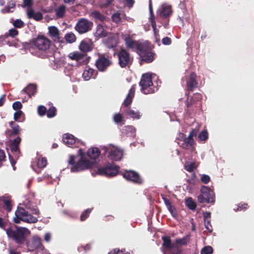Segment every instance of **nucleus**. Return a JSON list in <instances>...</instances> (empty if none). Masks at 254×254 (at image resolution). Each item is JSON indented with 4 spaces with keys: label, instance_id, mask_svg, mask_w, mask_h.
Here are the masks:
<instances>
[{
    "label": "nucleus",
    "instance_id": "nucleus-1",
    "mask_svg": "<svg viewBox=\"0 0 254 254\" xmlns=\"http://www.w3.org/2000/svg\"><path fill=\"white\" fill-rule=\"evenodd\" d=\"M51 41L48 38L40 35L32 41V46L37 50L36 55L42 59L49 58L54 55V50L51 48Z\"/></svg>",
    "mask_w": 254,
    "mask_h": 254
},
{
    "label": "nucleus",
    "instance_id": "nucleus-2",
    "mask_svg": "<svg viewBox=\"0 0 254 254\" xmlns=\"http://www.w3.org/2000/svg\"><path fill=\"white\" fill-rule=\"evenodd\" d=\"M6 233L9 238L19 245H25L31 234L28 229L18 227L15 225H11L7 228Z\"/></svg>",
    "mask_w": 254,
    "mask_h": 254
},
{
    "label": "nucleus",
    "instance_id": "nucleus-3",
    "mask_svg": "<svg viewBox=\"0 0 254 254\" xmlns=\"http://www.w3.org/2000/svg\"><path fill=\"white\" fill-rule=\"evenodd\" d=\"M135 94V86L132 85L129 90V92L125 99L122 106L127 108L124 110L126 115L132 119H138L140 118V113L139 111H134L130 108H128L129 106L131 104L132 99Z\"/></svg>",
    "mask_w": 254,
    "mask_h": 254
},
{
    "label": "nucleus",
    "instance_id": "nucleus-4",
    "mask_svg": "<svg viewBox=\"0 0 254 254\" xmlns=\"http://www.w3.org/2000/svg\"><path fill=\"white\" fill-rule=\"evenodd\" d=\"M136 52L139 55L141 62L150 63L154 60L155 54L152 52L151 46L148 42H143Z\"/></svg>",
    "mask_w": 254,
    "mask_h": 254
},
{
    "label": "nucleus",
    "instance_id": "nucleus-5",
    "mask_svg": "<svg viewBox=\"0 0 254 254\" xmlns=\"http://www.w3.org/2000/svg\"><path fill=\"white\" fill-rule=\"evenodd\" d=\"M15 216L13 218L15 223L19 224L21 221L29 223H34L38 221V219L29 214L27 211L21 207H18L15 212Z\"/></svg>",
    "mask_w": 254,
    "mask_h": 254
},
{
    "label": "nucleus",
    "instance_id": "nucleus-6",
    "mask_svg": "<svg viewBox=\"0 0 254 254\" xmlns=\"http://www.w3.org/2000/svg\"><path fill=\"white\" fill-rule=\"evenodd\" d=\"M78 154L80 156V159L75 165L71 167L70 170L72 172H78L92 168L93 164L85 159V153L82 149L78 150Z\"/></svg>",
    "mask_w": 254,
    "mask_h": 254
},
{
    "label": "nucleus",
    "instance_id": "nucleus-7",
    "mask_svg": "<svg viewBox=\"0 0 254 254\" xmlns=\"http://www.w3.org/2000/svg\"><path fill=\"white\" fill-rule=\"evenodd\" d=\"M113 64L111 56L105 54H99L98 59L95 62V65L99 71L105 72L108 68Z\"/></svg>",
    "mask_w": 254,
    "mask_h": 254
},
{
    "label": "nucleus",
    "instance_id": "nucleus-8",
    "mask_svg": "<svg viewBox=\"0 0 254 254\" xmlns=\"http://www.w3.org/2000/svg\"><path fill=\"white\" fill-rule=\"evenodd\" d=\"M118 59V64L122 68L129 67L132 64L133 58L125 49H121L116 53Z\"/></svg>",
    "mask_w": 254,
    "mask_h": 254
},
{
    "label": "nucleus",
    "instance_id": "nucleus-9",
    "mask_svg": "<svg viewBox=\"0 0 254 254\" xmlns=\"http://www.w3.org/2000/svg\"><path fill=\"white\" fill-rule=\"evenodd\" d=\"M141 90L144 94L152 93L154 92L152 88L153 82L151 74L148 73L143 74L139 83Z\"/></svg>",
    "mask_w": 254,
    "mask_h": 254
},
{
    "label": "nucleus",
    "instance_id": "nucleus-10",
    "mask_svg": "<svg viewBox=\"0 0 254 254\" xmlns=\"http://www.w3.org/2000/svg\"><path fill=\"white\" fill-rule=\"evenodd\" d=\"M120 167L114 163H109L106 166L98 169V174L106 177H114L119 173Z\"/></svg>",
    "mask_w": 254,
    "mask_h": 254
},
{
    "label": "nucleus",
    "instance_id": "nucleus-11",
    "mask_svg": "<svg viewBox=\"0 0 254 254\" xmlns=\"http://www.w3.org/2000/svg\"><path fill=\"white\" fill-rule=\"evenodd\" d=\"M93 23L84 18H80L75 25L74 29L79 34H85L91 31Z\"/></svg>",
    "mask_w": 254,
    "mask_h": 254
},
{
    "label": "nucleus",
    "instance_id": "nucleus-12",
    "mask_svg": "<svg viewBox=\"0 0 254 254\" xmlns=\"http://www.w3.org/2000/svg\"><path fill=\"white\" fill-rule=\"evenodd\" d=\"M123 177L127 181L134 184L141 185L143 183V180L140 175L133 170H126L122 174Z\"/></svg>",
    "mask_w": 254,
    "mask_h": 254
},
{
    "label": "nucleus",
    "instance_id": "nucleus-13",
    "mask_svg": "<svg viewBox=\"0 0 254 254\" xmlns=\"http://www.w3.org/2000/svg\"><path fill=\"white\" fill-rule=\"evenodd\" d=\"M185 94L187 96V99L185 102V111L187 114L190 116L198 110L201 106L192 100V99L189 98V93L186 92Z\"/></svg>",
    "mask_w": 254,
    "mask_h": 254
},
{
    "label": "nucleus",
    "instance_id": "nucleus-14",
    "mask_svg": "<svg viewBox=\"0 0 254 254\" xmlns=\"http://www.w3.org/2000/svg\"><path fill=\"white\" fill-rule=\"evenodd\" d=\"M121 36L126 46L128 48L134 49L136 52L143 43V42L134 40L129 34H122Z\"/></svg>",
    "mask_w": 254,
    "mask_h": 254
},
{
    "label": "nucleus",
    "instance_id": "nucleus-15",
    "mask_svg": "<svg viewBox=\"0 0 254 254\" xmlns=\"http://www.w3.org/2000/svg\"><path fill=\"white\" fill-rule=\"evenodd\" d=\"M50 37L55 42L64 43V40L62 37V34L58 28L55 26H51L48 27Z\"/></svg>",
    "mask_w": 254,
    "mask_h": 254
},
{
    "label": "nucleus",
    "instance_id": "nucleus-16",
    "mask_svg": "<svg viewBox=\"0 0 254 254\" xmlns=\"http://www.w3.org/2000/svg\"><path fill=\"white\" fill-rule=\"evenodd\" d=\"M187 91L192 92L198 87V83L197 80V75L195 73L192 72L187 80Z\"/></svg>",
    "mask_w": 254,
    "mask_h": 254
},
{
    "label": "nucleus",
    "instance_id": "nucleus-17",
    "mask_svg": "<svg viewBox=\"0 0 254 254\" xmlns=\"http://www.w3.org/2000/svg\"><path fill=\"white\" fill-rule=\"evenodd\" d=\"M25 244L27 245V248L30 251L41 249L43 247L42 240L37 236H34L30 241H27Z\"/></svg>",
    "mask_w": 254,
    "mask_h": 254
},
{
    "label": "nucleus",
    "instance_id": "nucleus-18",
    "mask_svg": "<svg viewBox=\"0 0 254 254\" xmlns=\"http://www.w3.org/2000/svg\"><path fill=\"white\" fill-rule=\"evenodd\" d=\"M9 125L11 129H7L5 130V134L6 136L11 137L13 136L18 135L20 134L21 129L18 124H16L13 121H11L9 123Z\"/></svg>",
    "mask_w": 254,
    "mask_h": 254
},
{
    "label": "nucleus",
    "instance_id": "nucleus-19",
    "mask_svg": "<svg viewBox=\"0 0 254 254\" xmlns=\"http://www.w3.org/2000/svg\"><path fill=\"white\" fill-rule=\"evenodd\" d=\"M123 155L122 150L117 147H112L109 153L108 158L113 161L120 160Z\"/></svg>",
    "mask_w": 254,
    "mask_h": 254
},
{
    "label": "nucleus",
    "instance_id": "nucleus-20",
    "mask_svg": "<svg viewBox=\"0 0 254 254\" xmlns=\"http://www.w3.org/2000/svg\"><path fill=\"white\" fill-rule=\"evenodd\" d=\"M172 13V7L169 5H163L160 9L159 15L163 18H167L170 17Z\"/></svg>",
    "mask_w": 254,
    "mask_h": 254
},
{
    "label": "nucleus",
    "instance_id": "nucleus-21",
    "mask_svg": "<svg viewBox=\"0 0 254 254\" xmlns=\"http://www.w3.org/2000/svg\"><path fill=\"white\" fill-rule=\"evenodd\" d=\"M21 141V138L19 136L16 137L15 138L11 140L9 147L12 153H18L20 151L19 145Z\"/></svg>",
    "mask_w": 254,
    "mask_h": 254
},
{
    "label": "nucleus",
    "instance_id": "nucleus-22",
    "mask_svg": "<svg viewBox=\"0 0 254 254\" xmlns=\"http://www.w3.org/2000/svg\"><path fill=\"white\" fill-rule=\"evenodd\" d=\"M194 140L190 139V138H186L184 141L178 142V145L182 148L186 149H191L194 148Z\"/></svg>",
    "mask_w": 254,
    "mask_h": 254
},
{
    "label": "nucleus",
    "instance_id": "nucleus-23",
    "mask_svg": "<svg viewBox=\"0 0 254 254\" xmlns=\"http://www.w3.org/2000/svg\"><path fill=\"white\" fill-rule=\"evenodd\" d=\"M78 48L80 51L85 53L90 52L93 49L92 45L84 40L81 41Z\"/></svg>",
    "mask_w": 254,
    "mask_h": 254
},
{
    "label": "nucleus",
    "instance_id": "nucleus-24",
    "mask_svg": "<svg viewBox=\"0 0 254 254\" xmlns=\"http://www.w3.org/2000/svg\"><path fill=\"white\" fill-rule=\"evenodd\" d=\"M27 16L29 19H34L37 21L41 20L43 18V14L41 12H35L32 9H30L27 11Z\"/></svg>",
    "mask_w": 254,
    "mask_h": 254
},
{
    "label": "nucleus",
    "instance_id": "nucleus-25",
    "mask_svg": "<svg viewBox=\"0 0 254 254\" xmlns=\"http://www.w3.org/2000/svg\"><path fill=\"white\" fill-rule=\"evenodd\" d=\"M36 91L37 87L36 85L33 84H29L22 90V92L27 93L30 98L34 96Z\"/></svg>",
    "mask_w": 254,
    "mask_h": 254
},
{
    "label": "nucleus",
    "instance_id": "nucleus-26",
    "mask_svg": "<svg viewBox=\"0 0 254 254\" xmlns=\"http://www.w3.org/2000/svg\"><path fill=\"white\" fill-rule=\"evenodd\" d=\"M198 201L201 203H214L215 198L212 197V194L209 195V196H205L203 194H200L197 197Z\"/></svg>",
    "mask_w": 254,
    "mask_h": 254
},
{
    "label": "nucleus",
    "instance_id": "nucleus-27",
    "mask_svg": "<svg viewBox=\"0 0 254 254\" xmlns=\"http://www.w3.org/2000/svg\"><path fill=\"white\" fill-rule=\"evenodd\" d=\"M105 44L109 49H113L118 45L117 39L113 36H108L105 41Z\"/></svg>",
    "mask_w": 254,
    "mask_h": 254
},
{
    "label": "nucleus",
    "instance_id": "nucleus-28",
    "mask_svg": "<svg viewBox=\"0 0 254 254\" xmlns=\"http://www.w3.org/2000/svg\"><path fill=\"white\" fill-rule=\"evenodd\" d=\"M101 151L97 147H91L87 152V156L91 159H96L100 155Z\"/></svg>",
    "mask_w": 254,
    "mask_h": 254
},
{
    "label": "nucleus",
    "instance_id": "nucleus-29",
    "mask_svg": "<svg viewBox=\"0 0 254 254\" xmlns=\"http://www.w3.org/2000/svg\"><path fill=\"white\" fill-rule=\"evenodd\" d=\"M76 140L77 139L73 135L69 133L64 134L63 138V141L68 146L75 143Z\"/></svg>",
    "mask_w": 254,
    "mask_h": 254
},
{
    "label": "nucleus",
    "instance_id": "nucleus-30",
    "mask_svg": "<svg viewBox=\"0 0 254 254\" xmlns=\"http://www.w3.org/2000/svg\"><path fill=\"white\" fill-rule=\"evenodd\" d=\"M68 58L77 62L83 60L85 57V54L81 53L78 51H75L69 54Z\"/></svg>",
    "mask_w": 254,
    "mask_h": 254
},
{
    "label": "nucleus",
    "instance_id": "nucleus-31",
    "mask_svg": "<svg viewBox=\"0 0 254 254\" xmlns=\"http://www.w3.org/2000/svg\"><path fill=\"white\" fill-rule=\"evenodd\" d=\"M163 241V246L167 249H172L174 248V244L172 243L171 238L169 236H164L162 237Z\"/></svg>",
    "mask_w": 254,
    "mask_h": 254
},
{
    "label": "nucleus",
    "instance_id": "nucleus-32",
    "mask_svg": "<svg viewBox=\"0 0 254 254\" xmlns=\"http://www.w3.org/2000/svg\"><path fill=\"white\" fill-rule=\"evenodd\" d=\"M96 36L105 37L108 36V32L105 30L104 27L101 25H98L95 32Z\"/></svg>",
    "mask_w": 254,
    "mask_h": 254
},
{
    "label": "nucleus",
    "instance_id": "nucleus-33",
    "mask_svg": "<svg viewBox=\"0 0 254 254\" xmlns=\"http://www.w3.org/2000/svg\"><path fill=\"white\" fill-rule=\"evenodd\" d=\"M200 192L201 194H203L205 196H209V195L212 194V197L215 198L213 191L211 190L209 188L206 186H202L200 189Z\"/></svg>",
    "mask_w": 254,
    "mask_h": 254
},
{
    "label": "nucleus",
    "instance_id": "nucleus-34",
    "mask_svg": "<svg viewBox=\"0 0 254 254\" xmlns=\"http://www.w3.org/2000/svg\"><path fill=\"white\" fill-rule=\"evenodd\" d=\"M64 40L66 43L72 44L76 41V37L72 32L66 33L64 36Z\"/></svg>",
    "mask_w": 254,
    "mask_h": 254
},
{
    "label": "nucleus",
    "instance_id": "nucleus-35",
    "mask_svg": "<svg viewBox=\"0 0 254 254\" xmlns=\"http://www.w3.org/2000/svg\"><path fill=\"white\" fill-rule=\"evenodd\" d=\"M186 205L191 210H194L196 207V204L191 197H188L186 199Z\"/></svg>",
    "mask_w": 254,
    "mask_h": 254
},
{
    "label": "nucleus",
    "instance_id": "nucleus-36",
    "mask_svg": "<svg viewBox=\"0 0 254 254\" xmlns=\"http://www.w3.org/2000/svg\"><path fill=\"white\" fill-rule=\"evenodd\" d=\"M3 203V208L6 210L7 212L11 211L12 209L11 201L8 197L4 198L2 199Z\"/></svg>",
    "mask_w": 254,
    "mask_h": 254
},
{
    "label": "nucleus",
    "instance_id": "nucleus-37",
    "mask_svg": "<svg viewBox=\"0 0 254 254\" xmlns=\"http://www.w3.org/2000/svg\"><path fill=\"white\" fill-rule=\"evenodd\" d=\"M92 16L96 20L103 22L105 19V16L101 14L100 12L94 11L91 13Z\"/></svg>",
    "mask_w": 254,
    "mask_h": 254
},
{
    "label": "nucleus",
    "instance_id": "nucleus-38",
    "mask_svg": "<svg viewBox=\"0 0 254 254\" xmlns=\"http://www.w3.org/2000/svg\"><path fill=\"white\" fill-rule=\"evenodd\" d=\"M65 7L64 5H61L56 9V15L58 18H63L65 14Z\"/></svg>",
    "mask_w": 254,
    "mask_h": 254
},
{
    "label": "nucleus",
    "instance_id": "nucleus-39",
    "mask_svg": "<svg viewBox=\"0 0 254 254\" xmlns=\"http://www.w3.org/2000/svg\"><path fill=\"white\" fill-rule=\"evenodd\" d=\"M190 235H187L182 239H176V243L177 244H180L181 245H186L188 243L190 239Z\"/></svg>",
    "mask_w": 254,
    "mask_h": 254
},
{
    "label": "nucleus",
    "instance_id": "nucleus-40",
    "mask_svg": "<svg viewBox=\"0 0 254 254\" xmlns=\"http://www.w3.org/2000/svg\"><path fill=\"white\" fill-rule=\"evenodd\" d=\"M114 121L117 124H121L122 125L124 124L123 122V117L120 113H116L114 115L113 117Z\"/></svg>",
    "mask_w": 254,
    "mask_h": 254
},
{
    "label": "nucleus",
    "instance_id": "nucleus-41",
    "mask_svg": "<svg viewBox=\"0 0 254 254\" xmlns=\"http://www.w3.org/2000/svg\"><path fill=\"white\" fill-rule=\"evenodd\" d=\"M93 208H88L85 210L80 215V220L83 221H85L89 216L91 213Z\"/></svg>",
    "mask_w": 254,
    "mask_h": 254
},
{
    "label": "nucleus",
    "instance_id": "nucleus-42",
    "mask_svg": "<svg viewBox=\"0 0 254 254\" xmlns=\"http://www.w3.org/2000/svg\"><path fill=\"white\" fill-rule=\"evenodd\" d=\"M93 70L92 69H89L85 70L82 74V77L85 80H88L92 76Z\"/></svg>",
    "mask_w": 254,
    "mask_h": 254
},
{
    "label": "nucleus",
    "instance_id": "nucleus-43",
    "mask_svg": "<svg viewBox=\"0 0 254 254\" xmlns=\"http://www.w3.org/2000/svg\"><path fill=\"white\" fill-rule=\"evenodd\" d=\"M56 108L55 107H51L48 111H47V116L49 118L54 117L56 115Z\"/></svg>",
    "mask_w": 254,
    "mask_h": 254
},
{
    "label": "nucleus",
    "instance_id": "nucleus-44",
    "mask_svg": "<svg viewBox=\"0 0 254 254\" xmlns=\"http://www.w3.org/2000/svg\"><path fill=\"white\" fill-rule=\"evenodd\" d=\"M18 31L15 28H11L8 30V32L5 33L4 36L6 38L9 36L13 38L18 35Z\"/></svg>",
    "mask_w": 254,
    "mask_h": 254
},
{
    "label": "nucleus",
    "instance_id": "nucleus-45",
    "mask_svg": "<svg viewBox=\"0 0 254 254\" xmlns=\"http://www.w3.org/2000/svg\"><path fill=\"white\" fill-rule=\"evenodd\" d=\"M190 98L192 99V100L194 101L198 104L201 106V101L202 99V96L201 94L198 93H194Z\"/></svg>",
    "mask_w": 254,
    "mask_h": 254
},
{
    "label": "nucleus",
    "instance_id": "nucleus-46",
    "mask_svg": "<svg viewBox=\"0 0 254 254\" xmlns=\"http://www.w3.org/2000/svg\"><path fill=\"white\" fill-rule=\"evenodd\" d=\"M34 3V0H23V4L21 6L23 8L27 7L28 10L31 8Z\"/></svg>",
    "mask_w": 254,
    "mask_h": 254
},
{
    "label": "nucleus",
    "instance_id": "nucleus-47",
    "mask_svg": "<svg viewBox=\"0 0 254 254\" xmlns=\"http://www.w3.org/2000/svg\"><path fill=\"white\" fill-rule=\"evenodd\" d=\"M196 168L194 162L187 163L185 165V169L189 172H192L194 169Z\"/></svg>",
    "mask_w": 254,
    "mask_h": 254
},
{
    "label": "nucleus",
    "instance_id": "nucleus-48",
    "mask_svg": "<svg viewBox=\"0 0 254 254\" xmlns=\"http://www.w3.org/2000/svg\"><path fill=\"white\" fill-rule=\"evenodd\" d=\"M167 208L173 217H174V218L177 217V216H178L177 211L176 210L175 207L173 205L171 204V205H169V206L167 207Z\"/></svg>",
    "mask_w": 254,
    "mask_h": 254
},
{
    "label": "nucleus",
    "instance_id": "nucleus-49",
    "mask_svg": "<svg viewBox=\"0 0 254 254\" xmlns=\"http://www.w3.org/2000/svg\"><path fill=\"white\" fill-rule=\"evenodd\" d=\"M213 250L211 246H206L203 248L201 251V254H212Z\"/></svg>",
    "mask_w": 254,
    "mask_h": 254
},
{
    "label": "nucleus",
    "instance_id": "nucleus-50",
    "mask_svg": "<svg viewBox=\"0 0 254 254\" xmlns=\"http://www.w3.org/2000/svg\"><path fill=\"white\" fill-rule=\"evenodd\" d=\"M208 137V133L206 130H203L199 134L198 138L202 141L206 140Z\"/></svg>",
    "mask_w": 254,
    "mask_h": 254
},
{
    "label": "nucleus",
    "instance_id": "nucleus-51",
    "mask_svg": "<svg viewBox=\"0 0 254 254\" xmlns=\"http://www.w3.org/2000/svg\"><path fill=\"white\" fill-rule=\"evenodd\" d=\"M13 25L15 28H21L24 27V23L21 19H17L14 21Z\"/></svg>",
    "mask_w": 254,
    "mask_h": 254
},
{
    "label": "nucleus",
    "instance_id": "nucleus-52",
    "mask_svg": "<svg viewBox=\"0 0 254 254\" xmlns=\"http://www.w3.org/2000/svg\"><path fill=\"white\" fill-rule=\"evenodd\" d=\"M248 208V205L246 203H240L237 205V208H234L235 211H241L246 210Z\"/></svg>",
    "mask_w": 254,
    "mask_h": 254
},
{
    "label": "nucleus",
    "instance_id": "nucleus-53",
    "mask_svg": "<svg viewBox=\"0 0 254 254\" xmlns=\"http://www.w3.org/2000/svg\"><path fill=\"white\" fill-rule=\"evenodd\" d=\"M47 160L46 158H42L38 161L37 165L38 167L43 168L47 166Z\"/></svg>",
    "mask_w": 254,
    "mask_h": 254
},
{
    "label": "nucleus",
    "instance_id": "nucleus-54",
    "mask_svg": "<svg viewBox=\"0 0 254 254\" xmlns=\"http://www.w3.org/2000/svg\"><path fill=\"white\" fill-rule=\"evenodd\" d=\"M150 22L151 23V26L154 30L156 29V24L155 22V17L154 14L153 12L152 13H150Z\"/></svg>",
    "mask_w": 254,
    "mask_h": 254
},
{
    "label": "nucleus",
    "instance_id": "nucleus-55",
    "mask_svg": "<svg viewBox=\"0 0 254 254\" xmlns=\"http://www.w3.org/2000/svg\"><path fill=\"white\" fill-rule=\"evenodd\" d=\"M47 112V109L44 106H40L38 108V113L39 116H44Z\"/></svg>",
    "mask_w": 254,
    "mask_h": 254
},
{
    "label": "nucleus",
    "instance_id": "nucleus-56",
    "mask_svg": "<svg viewBox=\"0 0 254 254\" xmlns=\"http://www.w3.org/2000/svg\"><path fill=\"white\" fill-rule=\"evenodd\" d=\"M108 254H129L128 252L125 253V250H120L119 249L116 248L111 251Z\"/></svg>",
    "mask_w": 254,
    "mask_h": 254
},
{
    "label": "nucleus",
    "instance_id": "nucleus-57",
    "mask_svg": "<svg viewBox=\"0 0 254 254\" xmlns=\"http://www.w3.org/2000/svg\"><path fill=\"white\" fill-rule=\"evenodd\" d=\"M204 226L205 228L209 232H211L213 231L212 227L210 223V219L204 220Z\"/></svg>",
    "mask_w": 254,
    "mask_h": 254
},
{
    "label": "nucleus",
    "instance_id": "nucleus-58",
    "mask_svg": "<svg viewBox=\"0 0 254 254\" xmlns=\"http://www.w3.org/2000/svg\"><path fill=\"white\" fill-rule=\"evenodd\" d=\"M22 107V105L20 103V102L16 101L13 103L12 104V108L13 110L15 111H19L20 110V109Z\"/></svg>",
    "mask_w": 254,
    "mask_h": 254
},
{
    "label": "nucleus",
    "instance_id": "nucleus-59",
    "mask_svg": "<svg viewBox=\"0 0 254 254\" xmlns=\"http://www.w3.org/2000/svg\"><path fill=\"white\" fill-rule=\"evenodd\" d=\"M76 157L73 155H69L67 162L69 164L71 165L72 167L76 164L75 160Z\"/></svg>",
    "mask_w": 254,
    "mask_h": 254
},
{
    "label": "nucleus",
    "instance_id": "nucleus-60",
    "mask_svg": "<svg viewBox=\"0 0 254 254\" xmlns=\"http://www.w3.org/2000/svg\"><path fill=\"white\" fill-rule=\"evenodd\" d=\"M200 180L202 183L205 184H207L209 182L210 178L208 175L203 174L202 175Z\"/></svg>",
    "mask_w": 254,
    "mask_h": 254
},
{
    "label": "nucleus",
    "instance_id": "nucleus-61",
    "mask_svg": "<svg viewBox=\"0 0 254 254\" xmlns=\"http://www.w3.org/2000/svg\"><path fill=\"white\" fill-rule=\"evenodd\" d=\"M186 138V135L183 133H179L178 137L176 138V142L178 144L179 141H184Z\"/></svg>",
    "mask_w": 254,
    "mask_h": 254
},
{
    "label": "nucleus",
    "instance_id": "nucleus-62",
    "mask_svg": "<svg viewBox=\"0 0 254 254\" xmlns=\"http://www.w3.org/2000/svg\"><path fill=\"white\" fill-rule=\"evenodd\" d=\"M23 114V112L21 110L15 112L14 114L13 119L15 121L17 122L21 115Z\"/></svg>",
    "mask_w": 254,
    "mask_h": 254
},
{
    "label": "nucleus",
    "instance_id": "nucleus-63",
    "mask_svg": "<svg viewBox=\"0 0 254 254\" xmlns=\"http://www.w3.org/2000/svg\"><path fill=\"white\" fill-rule=\"evenodd\" d=\"M162 42L163 45H170L172 43V40L170 38L166 37L162 39Z\"/></svg>",
    "mask_w": 254,
    "mask_h": 254
},
{
    "label": "nucleus",
    "instance_id": "nucleus-64",
    "mask_svg": "<svg viewBox=\"0 0 254 254\" xmlns=\"http://www.w3.org/2000/svg\"><path fill=\"white\" fill-rule=\"evenodd\" d=\"M182 11L184 14L181 17H180V20L182 21H183V19L187 20L189 17V14L187 12V10L184 8L182 10Z\"/></svg>",
    "mask_w": 254,
    "mask_h": 254
}]
</instances>
